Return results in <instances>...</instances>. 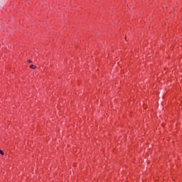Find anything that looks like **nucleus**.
<instances>
[{"label":"nucleus","instance_id":"f257e3e1","mask_svg":"<svg viewBox=\"0 0 182 182\" xmlns=\"http://www.w3.org/2000/svg\"><path fill=\"white\" fill-rule=\"evenodd\" d=\"M30 69H33L35 70V69H36V65H30Z\"/></svg>","mask_w":182,"mask_h":182},{"label":"nucleus","instance_id":"f03ea898","mask_svg":"<svg viewBox=\"0 0 182 182\" xmlns=\"http://www.w3.org/2000/svg\"><path fill=\"white\" fill-rule=\"evenodd\" d=\"M0 154H1V156H5V153H4V151H2V150H1V149H0Z\"/></svg>","mask_w":182,"mask_h":182},{"label":"nucleus","instance_id":"7ed1b4c3","mask_svg":"<svg viewBox=\"0 0 182 182\" xmlns=\"http://www.w3.org/2000/svg\"><path fill=\"white\" fill-rule=\"evenodd\" d=\"M29 63H32V61L31 60H28Z\"/></svg>","mask_w":182,"mask_h":182}]
</instances>
